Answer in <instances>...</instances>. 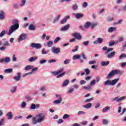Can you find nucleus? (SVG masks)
I'll return each mask as SVG.
<instances>
[{
  "label": "nucleus",
  "mask_w": 126,
  "mask_h": 126,
  "mask_svg": "<svg viewBox=\"0 0 126 126\" xmlns=\"http://www.w3.org/2000/svg\"><path fill=\"white\" fill-rule=\"evenodd\" d=\"M118 43H119L118 41H111L109 43V46H114V45L116 44H118Z\"/></svg>",
  "instance_id": "obj_29"
},
{
  "label": "nucleus",
  "mask_w": 126,
  "mask_h": 126,
  "mask_svg": "<svg viewBox=\"0 0 126 126\" xmlns=\"http://www.w3.org/2000/svg\"><path fill=\"white\" fill-rule=\"evenodd\" d=\"M17 75L18 76H15L14 77V79L15 80H16V81H19V80H20V78L21 77V73L20 72H18L17 73Z\"/></svg>",
  "instance_id": "obj_13"
},
{
  "label": "nucleus",
  "mask_w": 126,
  "mask_h": 126,
  "mask_svg": "<svg viewBox=\"0 0 126 126\" xmlns=\"http://www.w3.org/2000/svg\"><path fill=\"white\" fill-rule=\"evenodd\" d=\"M69 83V80H66L64 81L63 84H62V86H66Z\"/></svg>",
  "instance_id": "obj_28"
},
{
  "label": "nucleus",
  "mask_w": 126,
  "mask_h": 126,
  "mask_svg": "<svg viewBox=\"0 0 126 126\" xmlns=\"http://www.w3.org/2000/svg\"><path fill=\"white\" fill-rule=\"evenodd\" d=\"M68 28H69V25H66L64 26L63 28H61V31H66V30H68Z\"/></svg>",
  "instance_id": "obj_19"
},
{
  "label": "nucleus",
  "mask_w": 126,
  "mask_h": 126,
  "mask_svg": "<svg viewBox=\"0 0 126 126\" xmlns=\"http://www.w3.org/2000/svg\"><path fill=\"white\" fill-rule=\"evenodd\" d=\"M4 19V12L2 10L0 11V20Z\"/></svg>",
  "instance_id": "obj_16"
},
{
  "label": "nucleus",
  "mask_w": 126,
  "mask_h": 126,
  "mask_svg": "<svg viewBox=\"0 0 126 126\" xmlns=\"http://www.w3.org/2000/svg\"><path fill=\"white\" fill-rule=\"evenodd\" d=\"M29 30L34 31L35 29V26L34 25L31 24L29 26Z\"/></svg>",
  "instance_id": "obj_23"
},
{
  "label": "nucleus",
  "mask_w": 126,
  "mask_h": 126,
  "mask_svg": "<svg viewBox=\"0 0 126 126\" xmlns=\"http://www.w3.org/2000/svg\"><path fill=\"white\" fill-rule=\"evenodd\" d=\"M47 62V60H41L40 62V64H42V63H46Z\"/></svg>",
  "instance_id": "obj_60"
},
{
  "label": "nucleus",
  "mask_w": 126,
  "mask_h": 126,
  "mask_svg": "<svg viewBox=\"0 0 126 126\" xmlns=\"http://www.w3.org/2000/svg\"><path fill=\"white\" fill-rule=\"evenodd\" d=\"M73 15H74L75 18H77V19H79L80 18H82L83 17V14L81 13H73Z\"/></svg>",
  "instance_id": "obj_10"
},
{
  "label": "nucleus",
  "mask_w": 126,
  "mask_h": 126,
  "mask_svg": "<svg viewBox=\"0 0 126 126\" xmlns=\"http://www.w3.org/2000/svg\"><path fill=\"white\" fill-rule=\"evenodd\" d=\"M31 109L32 110H35V109H36V105L34 103L32 104L31 106Z\"/></svg>",
  "instance_id": "obj_39"
},
{
  "label": "nucleus",
  "mask_w": 126,
  "mask_h": 126,
  "mask_svg": "<svg viewBox=\"0 0 126 126\" xmlns=\"http://www.w3.org/2000/svg\"><path fill=\"white\" fill-rule=\"evenodd\" d=\"M4 34H5V31H2L0 33V37H3L4 36Z\"/></svg>",
  "instance_id": "obj_42"
},
{
  "label": "nucleus",
  "mask_w": 126,
  "mask_h": 126,
  "mask_svg": "<svg viewBox=\"0 0 126 126\" xmlns=\"http://www.w3.org/2000/svg\"><path fill=\"white\" fill-rule=\"evenodd\" d=\"M85 72L86 73V75H89L90 74V70L88 68H86L84 70Z\"/></svg>",
  "instance_id": "obj_33"
},
{
  "label": "nucleus",
  "mask_w": 126,
  "mask_h": 126,
  "mask_svg": "<svg viewBox=\"0 0 126 126\" xmlns=\"http://www.w3.org/2000/svg\"><path fill=\"white\" fill-rule=\"evenodd\" d=\"M91 85L90 86H88L87 87H84L83 89H85L86 90H90V89H91Z\"/></svg>",
  "instance_id": "obj_38"
},
{
  "label": "nucleus",
  "mask_w": 126,
  "mask_h": 126,
  "mask_svg": "<svg viewBox=\"0 0 126 126\" xmlns=\"http://www.w3.org/2000/svg\"><path fill=\"white\" fill-rule=\"evenodd\" d=\"M32 66L31 65H28L25 68V70H29L30 69H32Z\"/></svg>",
  "instance_id": "obj_35"
},
{
  "label": "nucleus",
  "mask_w": 126,
  "mask_h": 126,
  "mask_svg": "<svg viewBox=\"0 0 126 126\" xmlns=\"http://www.w3.org/2000/svg\"><path fill=\"white\" fill-rule=\"evenodd\" d=\"M52 52L54 53V54H59V53H60L61 52V48H52Z\"/></svg>",
  "instance_id": "obj_12"
},
{
  "label": "nucleus",
  "mask_w": 126,
  "mask_h": 126,
  "mask_svg": "<svg viewBox=\"0 0 126 126\" xmlns=\"http://www.w3.org/2000/svg\"><path fill=\"white\" fill-rule=\"evenodd\" d=\"M116 28L114 27H111L109 28L108 30V32H110V33H112V32H114L115 30H116Z\"/></svg>",
  "instance_id": "obj_30"
},
{
  "label": "nucleus",
  "mask_w": 126,
  "mask_h": 126,
  "mask_svg": "<svg viewBox=\"0 0 126 126\" xmlns=\"http://www.w3.org/2000/svg\"><path fill=\"white\" fill-rule=\"evenodd\" d=\"M83 44L84 45V46H88V45H89V41H84L83 42Z\"/></svg>",
  "instance_id": "obj_54"
},
{
  "label": "nucleus",
  "mask_w": 126,
  "mask_h": 126,
  "mask_svg": "<svg viewBox=\"0 0 126 126\" xmlns=\"http://www.w3.org/2000/svg\"><path fill=\"white\" fill-rule=\"evenodd\" d=\"M72 36L75 38V39H77V40H81L82 37L81 35L78 32H75L72 34Z\"/></svg>",
  "instance_id": "obj_8"
},
{
  "label": "nucleus",
  "mask_w": 126,
  "mask_h": 126,
  "mask_svg": "<svg viewBox=\"0 0 126 126\" xmlns=\"http://www.w3.org/2000/svg\"><path fill=\"white\" fill-rule=\"evenodd\" d=\"M72 8L73 10H76L77 8H78V6H77V4H75L73 5Z\"/></svg>",
  "instance_id": "obj_37"
},
{
  "label": "nucleus",
  "mask_w": 126,
  "mask_h": 126,
  "mask_svg": "<svg viewBox=\"0 0 126 126\" xmlns=\"http://www.w3.org/2000/svg\"><path fill=\"white\" fill-rule=\"evenodd\" d=\"M37 117L38 118L37 119V122H38V123H42V122L45 120V115H43V114L41 113L39 114Z\"/></svg>",
  "instance_id": "obj_6"
},
{
  "label": "nucleus",
  "mask_w": 126,
  "mask_h": 126,
  "mask_svg": "<svg viewBox=\"0 0 126 126\" xmlns=\"http://www.w3.org/2000/svg\"><path fill=\"white\" fill-rule=\"evenodd\" d=\"M64 69L63 68H61L60 70L57 71H54L52 73L54 74V75H57V78H60V77H62V76H63L64 74H65V72H63Z\"/></svg>",
  "instance_id": "obj_2"
},
{
  "label": "nucleus",
  "mask_w": 126,
  "mask_h": 126,
  "mask_svg": "<svg viewBox=\"0 0 126 126\" xmlns=\"http://www.w3.org/2000/svg\"><path fill=\"white\" fill-rule=\"evenodd\" d=\"M26 2V0H22V3H21V6H23V5L25 4Z\"/></svg>",
  "instance_id": "obj_57"
},
{
  "label": "nucleus",
  "mask_w": 126,
  "mask_h": 126,
  "mask_svg": "<svg viewBox=\"0 0 126 126\" xmlns=\"http://www.w3.org/2000/svg\"><path fill=\"white\" fill-rule=\"evenodd\" d=\"M13 25H12L9 29L8 35H10L11 33L14 32L15 30H17L19 28V24H18V20L15 19L13 20Z\"/></svg>",
  "instance_id": "obj_1"
},
{
  "label": "nucleus",
  "mask_w": 126,
  "mask_h": 126,
  "mask_svg": "<svg viewBox=\"0 0 126 126\" xmlns=\"http://www.w3.org/2000/svg\"><path fill=\"white\" fill-rule=\"evenodd\" d=\"M111 51H113V48H108L107 50V51L106 52L105 54L107 55L108 54H109V52H111Z\"/></svg>",
  "instance_id": "obj_52"
},
{
  "label": "nucleus",
  "mask_w": 126,
  "mask_h": 126,
  "mask_svg": "<svg viewBox=\"0 0 126 126\" xmlns=\"http://www.w3.org/2000/svg\"><path fill=\"white\" fill-rule=\"evenodd\" d=\"M116 56V52L113 51L110 54H109L107 56V57L108 59H111V58H113V57H115Z\"/></svg>",
  "instance_id": "obj_15"
},
{
  "label": "nucleus",
  "mask_w": 126,
  "mask_h": 126,
  "mask_svg": "<svg viewBox=\"0 0 126 126\" xmlns=\"http://www.w3.org/2000/svg\"><path fill=\"white\" fill-rule=\"evenodd\" d=\"M109 123V121L107 120V119H104L103 121V125H107Z\"/></svg>",
  "instance_id": "obj_44"
},
{
  "label": "nucleus",
  "mask_w": 126,
  "mask_h": 126,
  "mask_svg": "<svg viewBox=\"0 0 126 126\" xmlns=\"http://www.w3.org/2000/svg\"><path fill=\"white\" fill-rule=\"evenodd\" d=\"M37 123H39V122H38V120H36V118L33 117L32 118V124H33V125H36V124H37Z\"/></svg>",
  "instance_id": "obj_31"
},
{
  "label": "nucleus",
  "mask_w": 126,
  "mask_h": 126,
  "mask_svg": "<svg viewBox=\"0 0 126 126\" xmlns=\"http://www.w3.org/2000/svg\"><path fill=\"white\" fill-rule=\"evenodd\" d=\"M93 100V98H90L89 99L85 100V103H88V102H91Z\"/></svg>",
  "instance_id": "obj_48"
},
{
  "label": "nucleus",
  "mask_w": 126,
  "mask_h": 126,
  "mask_svg": "<svg viewBox=\"0 0 126 126\" xmlns=\"http://www.w3.org/2000/svg\"><path fill=\"white\" fill-rule=\"evenodd\" d=\"M57 123L58 124H62V123H63V120L62 119H60L58 121Z\"/></svg>",
  "instance_id": "obj_62"
},
{
  "label": "nucleus",
  "mask_w": 126,
  "mask_h": 126,
  "mask_svg": "<svg viewBox=\"0 0 126 126\" xmlns=\"http://www.w3.org/2000/svg\"><path fill=\"white\" fill-rule=\"evenodd\" d=\"M86 112L84 111H79L78 112V115H85Z\"/></svg>",
  "instance_id": "obj_47"
},
{
  "label": "nucleus",
  "mask_w": 126,
  "mask_h": 126,
  "mask_svg": "<svg viewBox=\"0 0 126 126\" xmlns=\"http://www.w3.org/2000/svg\"><path fill=\"white\" fill-rule=\"evenodd\" d=\"M126 99V96H122L120 98H119L118 96H116L113 99L114 101H116V102H121L122 100H125Z\"/></svg>",
  "instance_id": "obj_11"
},
{
  "label": "nucleus",
  "mask_w": 126,
  "mask_h": 126,
  "mask_svg": "<svg viewBox=\"0 0 126 126\" xmlns=\"http://www.w3.org/2000/svg\"><path fill=\"white\" fill-rule=\"evenodd\" d=\"M4 72H5V73H11V72H12V68L6 69L4 70Z\"/></svg>",
  "instance_id": "obj_25"
},
{
  "label": "nucleus",
  "mask_w": 126,
  "mask_h": 126,
  "mask_svg": "<svg viewBox=\"0 0 126 126\" xmlns=\"http://www.w3.org/2000/svg\"><path fill=\"white\" fill-rule=\"evenodd\" d=\"M89 64H94L96 63V61H91L89 63Z\"/></svg>",
  "instance_id": "obj_55"
},
{
  "label": "nucleus",
  "mask_w": 126,
  "mask_h": 126,
  "mask_svg": "<svg viewBox=\"0 0 126 126\" xmlns=\"http://www.w3.org/2000/svg\"><path fill=\"white\" fill-rule=\"evenodd\" d=\"M48 63H56V60H49L48 61Z\"/></svg>",
  "instance_id": "obj_64"
},
{
  "label": "nucleus",
  "mask_w": 126,
  "mask_h": 126,
  "mask_svg": "<svg viewBox=\"0 0 126 126\" xmlns=\"http://www.w3.org/2000/svg\"><path fill=\"white\" fill-rule=\"evenodd\" d=\"M91 107H92V104L91 103H89L84 106V108H85V109H90Z\"/></svg>",
  "instance_id": "obj_21"
},
{
  "label": "nucleus",
  "mask_w": 126,
  "mask_h": 126,
  "mask_svg": "<svg viewBox=\"0 0 126 126\" xmlns=\"http://www.w3.org/2000/svg\"><path fill=\"white\" fill-rule=\"evenodd\" d=\"M6 116L7 117L8 120H11L13 117V114H12V112H10L6 114Z\"/></svg>",
  "instance_id": "obj_14"
},
{
  "label": "nucleus",
  "mask_w": 126,
  "mask_h": 126,
  "mask_svg": "<svg viewBox=\"0 0 126 126\" xmlns=\"http://www.w3.org/2000/svg\"><path fill=\"white\" fill-rule=\"evenodd\" d=\"M67 118H69V115H68V114H65L63 115V119L64 120L65 119H67Z\"/></svg>",
  "instance_id": "obj_49"
},
{
  "label": "nucleus",
  "mask_w": 126,
  "mask_h": 126,
  "mask_svg": "<svg viewBox=\"0 0 126 126\" xmlns=\"http://www.w3.org/2000/svg\"><path fill=\"white\" fill-rule=\"evenodd\" d=\"M98 25L97 23H91V27L92 29H94Z\"/></svg>",
  "instance_id": "obj_26"
},
{
  "label": "nucleus",
  "mask_w": 126,
  "mask_h": 126,
  "mask_svg": "<svg viewBox=\"0 0 126 126\" xmlns=\"http://www.w3.org/2000/svg\"><path fill=\"white\" fill-rule=\"evenodd\" d=\"M66 22V20L64 18L61 21V24H64Z\"/></svg>",
  "instance_id": "obj_58"
},
{
  "label": "nucleus",
  "mask_w": 126,
  "mask_h": 126,
  "mask_svg": "<svg viewBox=\"0 0 126 126\" xmlns=\"http://www.w3.org/2000/svg\"><path fill=\"white\" fill-rule=\"evenodd\" d=\"M110 63V62L109 61L105 62L103 61L101 62V65L102 66H107V65H109Z\"/></svg>",
  "instance_id": "obj_18"
},
{
  "label": "nucleus",
  "mask_w": 126,
  "mask_h": 126,
  "mask_svg": "<svg viewBox=\"0 0 126 126\" xmlns=\"http://www.w3.org/2000/svg\"><path fill=\"white\" fill-rule=\"evenodd\" d=\"M3 45H4V47H8L10 46V44L8 41H5L4 43H3Z\"/></svg>",
  "instance_id": "obj_32"
},
{
  "label": "nucleus",
  "mask_w": 126,
  "mask_h": 126,
  "mask_svg": "<svg viewBox=\"0 0 126 126\" xmlns=\"http://www.w3.org/2000/svg\"><path fill=\"white\" fill-rule=\"evenodd\" d=\"M80 83L81 85H83V84H85V83H86V81L84 80H82L80 81Z\"/></svg>",
  "instance_id": "obj_51"
},
{
  "label": "nucleus",
  "mask_w": 126,
  "mask_h": 126,
  "mask_svg": "<svg viewBox=\"0 0 126 126\" xmlns=\"http://www.w3.org/2000/svg\"><path fill=\"white\" fill-rule=\"evenodd\" d=\"M37 59H38V57H32L31 58H30L29 59V62H30L31 63H32V62H34V61H36V60H37Z\"/></svg>",
  "instance_id": "obj_24"
},
{
  "label": "nucleus",
  "mask_w": 126,
  "mask_h": 126,
  "mask_svg": "<svg viewBox=\"0 0 126 126\" xmlns=\"http://www.w3.org/2000/svg\"><path fill=\"white\" fill-rule=\"evenodd\" d=\"M96 83V80H93L91 82L90 86H93V85H94V84Z\"/></svg>",
  "instance_id": "obj_40"
},
{
  "label": "nucleus",
  "mask_w": 126,
  "mask_h": 126,
  "mask_svg": "<svg viewBox=\"0 0 126 126\" xmlns=\"http://www.w3.org/2000/svg\"><path fill=\"white\" fill-rule=\"evenodd\" d=\"M61 40V37H57L55 40H54V43H57V42H59V41H60Z\"/></svg>",
  "instance_id": "obj_45"
},
{
  "label": "nucleus",
  "mask_w": 126,
  "mask_h": 126,
  "mask_svg": "<svg viewBox=\"0 0 126 126\" xmlns=\"http://www.w3.org/2000/svg\"><path fill=\"white\" fill-rule=\"evenodd\" d=\"M115 74H121V71L120 70L114 69L112 70L108 74L106 77L107 79H110L112 78L113 76L115 75Z\"/></svg>",
  "instance_id": "obj_3"
},
{
  "label": "nucleus",
  "mask_w": 126,
  "mask_h": 126,
  "mask_svg": "<svg viewBox=\"0 0 126 126\" xmlns=\"http://www.w3.org/2000/svg\"><path fill=\"white\" fill-rule=\"evenodd\" d=\"M114 20V18L111 17H107V21H113Z\"/></svg>",
  "instance_id": "obj_46"
},
{
  "label": "nucleus",
  "mask_w": 126,
  "mask_h": 126,
  "mask_svg": "<svg viewBox=\"0 0 126 126\" xmlns=\"http://www.w3.org/2000/svg\"><path fill=\"white\" fill-rule=\"evenodd\" d=\"M4 118H3L0 121V126L3 125V123H4Z\"/></svg>",
  "instance_id": "obj_53"
},
{
  "label": "nucleus",
  "mask_w": 126,
  "mask_h": 126,
  "mask_svg": "<svg viewBox=\"0 0 126 126\" xmlns=\"http://www.w3.org/2000/svg\"><path fill=\"white\" fill-rule=\"evenodd\" d=\"M124 40V37H121L118 39V42H123Z\"/></svg>",
  "instance_id": "obj_63"
},
{
  "label": "nucleus",
  "mask_w": 126,
  "mask_h": 126,
  "mask_svg": "<svg viewBox=\"0 0 126 126\" xmlns=\"http://www.w3.org/2000/svg\"><path fill=\"white\" fill-rule=\"evenodd\" d=\"M91 26V22H87L86 23V24L84 26V28H85L86 29H88L89 27Z\"/></svg>",
  "instance_id": "obj_17"
},
{
  "label": "nucleus",
  "mask_w": 126,
  "mask_h": 126,
  "mask_svg": "<svg viewBox=\"0 0 126 126\" xmlns=\"http://www.w3.org/2000/svg\"><path fill=\"white\" fill-rule=\"evenodd\" d=\"M111 109L110 106H106L102 109V113H106L107 111H109Z\"/></svg>",
  "instance_id": "obj_22"
},
{
  "label": "nucleus",
  "mask_w": 126,
  "mask_h": 126,
  "mask_svg": "<svg viewBox=\"0 0 126 126\" xmlns=\"http://www.w3.org/2000/svg\"><path fill=\"white\" fill-rule=\"evenodd\" d=\"M122 21H123V20L121 19L119 21H118V22L115 23V24L116 25L118 24H121V23H122Z\"/></svg>",
  "instance_id": "obj_61"
},
{
  "label": "nucleus",
  "mask_w": 126,
  "mask_h": 126,
  "mask_svg": "<svg viewBox=\"0 0 126 126\" xmlns=\"http://www.w3.org/2000/svg\"><path fill=\"white\" fill-rule=\"evenodd\" d=\"M31 47L38 49H41V48H42V45H41V44L39 43H32L31 45Z\"/></svg>",
  "instance_id": "obj_5"
},
{
  "label": "nucleus",
  "mask_w": 126,
  "mask_h": 126,
  "mask_svg": "<svg viewBox=\"0 0 126 126\" xmlns=\"http://www.w3.org/2000/svg\"><path fill=\"white\" fill-rule=\"evenodd\" d=\"M47 46L49 48H51L53 46V41H49L47 42Z\"/></svg>",
  "instance_id": "obj_34"
},
{
  "label": "nucleus",
  "mask_w": 126,
  "mask_h": 126,
  "mask_svg": "<svg viewBox=\"0 0 126 126\" xmlns=\"http://www.w3.org/2000/svg\"><path fill=\"white\" fill-rule=\"evenodd\" d=\"M3 62H5L6 63H8L9 62H10V58L8 57H6L5 58L1 59L0 60V63H3Z\"/></svg>",
  "instance_id": "obj_7"
},
{
  "label": "nucleus",
  "mask_w": 126,
  "mask_h": 126,
  "mask_svg": "<svg viewBox=\"0 0 126 126\" xmlns=\"http://www.w3.org/2000/svg\"><path fill=\"white\" fill-rule=\"evenodd\" d=\"M26 37H27V34L26 33H22L20 35L19 38V41H23L26 39Z\"/></svg>",
  "instance_id": "obj_9"
},
{
  "label": "nucleus",
  "mask_w": 126,
  "mask_h": 126,
  "mask_svg": "<svg viewBox=\"0 0 126 126\" xmlns=\"http://www.w3.org/2000/svg\"><path fill=\"white\" fill-rule=\"evenodd\" d=\"M62 100H63L62 97H59V99L55 100L53 103L55 104H60L62 102Z\"/></svg>",
  "instance_id": "obj_20"
},
{
  "label": "nucleus",
  "mask_w": 126,
  "mask_h": 126,
  "mask_svg": "<svg viewBox=\"0 0 126 126\" xmlns=\"http://www.w3.org/2000/svg\"><path fill=\"white\" fill-rule=\"evenodd\" d=\"M16 91V87H14L11 90V93H14Z\"/></svg>",
  "instance_id": "obj_50"
},
{
  "label": "nucleus",
  "mask_w": 126,
  "mask_h": 126,
  "mask_svg": "<svg viewBox=\"0 0 126 126\" xmlns=\"http://www.w3.org/2000/svg\"><path fill=\"white\" fill-rule=\"evenodd\" d=\"M81 57V56L78 55H75L73 57V60H78L79 59H80Z\"/></svg>",
  "instance_id": "obj_27"
},
{
  "label": "nucleus",
  "mask_w": 126,
  "mask_h": 126,
  "mask_svg": "<svg viewBox=\"0 0 126 126\" xmlns=\"http://www.w3.org/2000/svg\"><path fill=\"white\" fill-rule=\"evenodd\" d=\"M21 107L22 108H25V107H26V102L23 101L22 103L21 104Z\"/></svg>",
  "instance_id": "obj_43"
},
{
  "label": "nucleus",
  "mask_w": 126,
  "mask_h": 126,
  "mask_svg": "<svg viewBox=\"0 0 126 126\" xmlns=\"http://www.w3.org/2000/svg\"><path fill=\"white\" fill-rule=\"evenodd\" d=\"M5 49H6V47H5V46L0 47V51H2V52L4 51Z\"/></svg>",
  "instance_id": "obj_56"
},
{
  "label": "nucleus",
  "mask_w": 126,
  "mask_h": 126,
  "mask_svg": "<svg viewBox=\"0 0 126 126\" xmlns=\"http://www.w3.org/2000/svg\"><path fill=\"white\" fill-rule=\"evenodd\" d=\"M64 63L65 64H68V63H69V60H68V59L65 60L64 61Z\"/></svg>",
  "instance_id": "obj_59"
},
{
  "label": "nucleus",
  "mask_w": 126,
  "mask_h": 126,
  "mask_svg": "<svg viewBox=\"0 0 126 126\" xmlns=\"http://www.w3.org/2000/svg\"><path fill=\"white\" fill-rule=\"evenodd\" d=\"M119 80H120V78H117L112 81H111L110 80H108L105 81L104 85V86H106V85H115V84H116V83L118 82V81H119Z\"/></svg>",
  "instance_id": "obj_4"
},
{
  "label": "nucleus",
  "mask_w": 126,
  "mask_h": 126,
  "mask_svg": "<svg viewBox=\"0 0 126 126\" xmlns=\"http://www.w3.org/2000/svg\"><path fill=\"white\" fill-rule=\"evenodd\" d=\"M124 58H126V54H122L119 57L120 60H122V59H124Z\"/></svg>",
  "instance_id": "obj_41"
},
{
  "label": "nucleus",
  "mask_w": 126,
  "mask_h": 126,
  "mask_svg": "<svg viewBox=\"0 0 126 126\" xmlns=\"http://www.w3.org/2000/svg\"><path fill=\"white\" fill-rule=\"evenodd\" d=\"M97 41L98 44H102V43H103V39L100 37L97 38Z\"/></svg>",
  "instance_id": "obj_36"
}]
</instances>
